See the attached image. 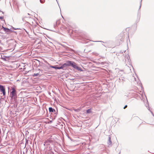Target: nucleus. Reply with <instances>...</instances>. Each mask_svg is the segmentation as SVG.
<instances>
[{
  "label": "nucleus",
  "mask_w": 154,
  "mask_h": 154,
  "mask_svg": "<svg viewBox=\"0 0 154 154\" xmlns=\"http://www.w3.org/2000/svg\"><path fill=\"white\" fill-rule=\"evenodd\" d=\"M12 29H14V30H16V29H17H17L15 28H14L13 27H12Z\"/></svg>",
  "instance_id": "13"
},
{
  "label": "nucleus",
  "mask_w": 154,
  "mask_h": 154,
  "mask_svg": "<svg viewBox=\"0 0 154 154\" xmlns=\"http://www.w3.org/2000/svg\"><path fill=\"white\" fill-rule=\"evenodd\" d=\"M126 51H124L123 52H125Z\"/></svg>",
  "instance_id": "20"
},
{
  "label": "nucleus",
  "mask_w": 154,
  "mask_h": 154,
  "mask_svg": "<svg viewBox=\"0 0 154 154\" xmlns=\"http://www.w3.org/2000/svg\"><path fill=\"white\" fill-rule=\"evenodd\" d=\"M75 63L72 62L71 61H68L66 62V63L63 64V66L64 67H66L67 66H71L73 67V65H74Z\"/></svg>",
  "instance_id": "1"
},
{
  "label": "nucleus",
  "mask_w": 154,
  "mask_h": 154,
  "mask_svg": "<svg viewBox=\"0 0 154 154\" xmlns=\"http://www.w3.org/2000/svg\"><path fill=\"white\" fill-rule=\"evenodd\" d=\"M0 18H1V19H2V17H0Z\"/></svg>",
  "instance_id": "19"
},
{
  "label": "nucleus",
  "mask_w": 154,
  "mask_h": 154,
  "mask_svg": "<svg viewBox=\"0 0 154 154\" xmlns=\"http://www.w3.org/2000/svg\"><path fill=\"white\" fill-rule=\"evenodd\" d=\"M128 55H127V56H126L125 57V58H128Z\"/></svg>",
  "instance_id": "17"
},
{
  "label": "nucleus",
  "mask_w": 154,
  "mask_h": 154,
  "mask_svg": "<svg viewBox=\"0 0 154 154\" xmlns=\"http://www.w3.org/2000/svg\"><path fill=\"white\" fill-rule=\"evenodd\" d=\"M142 1V0H141L140 2V3H141ZM141 3H140V8H139L140 9V8L141 7Z\"/></svg>",
  "instance_id": "15"
},
{
  "label": "nucleus",
  "mask_w": 154,
  "mask_h": 154,
  "mask_svg": "<svg viewBox=\"0 0 154 154\" xmlns=\"http://www.w3.org/2000/svg\"><path fill=\"white\" fill-rule=\"evenodd\" d=\"M40 2L42 3H43L45 2V0H40Z\"/></svg>",
  "instance_id": "12"
},
{
  "label": "nucleus",
  "mask_w": 154,
  "mask_h": 154,
  "mask_svg": "<svg viewBox=\"0 0 154 154\" xmlns=\"http://www.w3.org/2000/svg\"><path fill=\"white\" fill-rule=\"evenodd\" d=\"M91 112V109H89L87 110L86 113H90Z\"/></svg>",
  "instance_id": "10"
},
{
  "label": "nucleus",
  "mask_w": 154,
  "mask_h": 154,
  "mask_svg": "<svg viewBox=\"0 0 154 154\" xmlns=\"http://www.w3.org/2000/svg\"><path fill=\"white\" fill-rule=\"evenodd\" d=\"M50 67L53 68H54L55 69H57V66H50Z\"/></svg>",
  "instance_id": "9"
},
{
  "label": "nucleus",
  "mask_w": 154,
  "mask_h": 154,
  "mask_svg": "<svg viewBox=\"0 0 154 154\" xmlns=\"http://www.w3.org/2000/svg\"><path fill=\"white\" fill-rule=\"evenodd\" d=\"M134 79L136 81V78L135 77H134Z\"/></svg>",
  "instance_id": "18"
},
{
  "label": "nucleus",
  "mask_w": 154,
  "mask_h": 154,
  "mask_svg": "<svg viewBox=\"0 0 154 154\" xmlns=\"http://www.w3.org/2000/svg\"><path fill=\"white\" fill-rule=\"evenodd\" d=\"M11 95V97L14 98V99L16 98L17 97L16 91L14 88H12Z\"/></svg>",
  "instance_id": "2"
},
{
  "label": "nucleus",
  "mask_w": 154,
  "mask_h": 154,
  "mask_svg": "<svg viewBox=\"0 0 154 154\" xmlns=\"http://www.w3.org/2000/svg\"><path fill=\"white\" fill-rule=\"evenodd\" d=\"M135 75H136L137 76V75L135 73Z\"/></svg>",
  "instance_id": "22"
},
{
  "label": "nucleus",
  "mask_w": 154,
  "mask_h": 154,
  "mask_svg": "<svg viewBox=\"0 0 154 154\" xmlns=\"http://www.w3.org/2000/svg\"><path fill=\"white\" fill-rule=\"evenodd\" d=\"M49 110L50 112H55V110L51 107L49 108Z\"/></svg>",
  "instance_id": "8"
},
{
  "label": "nucleus",
  "mask_w": 154,
  "mask_h": 154,
  "mask_svg": "<svg viewBox=\"0 0 154 154\" xmlns=\"http://www.w3.org/2000/svg\"><path fill=\"white\" fill-rule=\"evenodd\" d=\"M99 42H102V41H100Z\"/></svg>",
  "instance_id": "21"
},
{
  "label": "nucleus",
  "mask_w": 154,
  "mask_h": 154,
  "mask_svg": "<svg viewBox=\"0 0 154 154\" xmlns=\"http://www.w3.org/2000/svg\"><path fill=\"white\" fill-rule=\"evenodd\" d=\"M150 111L151 112V113H152V114L153 116H154V115H153V113L152 112V111Z\"/></svg>",
  "instance_id": "16"
},
{
  "label": "nucleus",
  "mask_w": 154,
  "mask_h": 154,
  "mask_svg": "<svg viewBox=\"0 0 154 154\" xmlns=\"http://www.w3.org/2000/svg\"><path fill=\"white\" fill-rule=\"evenodd\" d=\"M38 71H39V72L36 73H34L33 75V76H36L38 75H41L43 73V71L42 70H40V69H39Z\"/></svg>",
  "instance_id": "5"
},
{
  "label": "nucleus",
  "mask_w": 154,
  "mask_h": 154,
  "mask_svg": "<svg viewBox=\"0 0 154 154\" xmlns=\"http://www.w3.org/2000/svg\"><path fill=\"white\" fill-rule=\"evenodd\" d=\"M74 65H73V68L74 69H76L78 70L79 71H82L83 70H82V68H81L80 67H79L78 66L76 63H75L74 64Z\"/></svg>",
  "instance_id": "4"
},
{
  "label": "nucleus",
  "mask_w": 154,
  "mask_h": 154,
  "mask_svg": "<svg viewBox=\"0 0 154 154\" xmlns=\"http://www.w3.org/2000/svg\"><path fill=\"white\" fill-rule=\"evenodd\" d=\"M2 28L6 32H9L10 31V30L8 28H6L2 26Z\"/></svg>",
  "instance_id": "7"
},
{
  "label": "nucleus",
  "mask_w": 154,
  "mask_h": 154,
  "mask_svg": "<svg viewBox=\"0 0 154 154\" xmlns=\"http://www.w3.org/2000/svg\"><path fill=\"white\" fill-rule=\"evenodd\" d=\"M110 139V137L109 136L108 139V144L109 146H111L112 145V142L111 141Z\"/></svg>",
  "instance_id": "6"
},
{
  "label": "nucleus",
  "mask_w": 154,
  "mask_h": 154,
  "mask_svg": "<svg viewBox=\"0 0 154 154\" xmlns=\"http://www.w3.org/2000/svg\"><path fill=\"white\" fill-rule=\"evenodd\" d=\"M64 66H63V64L60 66L57 67V69H62L64 68Z\"/></svg>",
  "instance_id": "11"
},
{
  "label": "nucleus",
  "mask_w": 154,
  "mask_h": 154,
  "mask_svg": "<svg viewBox=\"0 0 154 154\" xmlns=\"http://www.w3.org/2000/svg\"><path fill=\"white\" fill-rule=\"evenodd\" d=\"M127 107V105H126L123 108L124 109H125V108H126Z\"/></svg>",
  "instance_id": "14"
},
{
  "label": "nucleus",
  "mask_w": 154,
  "mask_h": 154,
  "mask_svg": "<svg viewBox=\"0 0 154 154\" xmlns=\"http://www.w3.org/2000/svg\"><path fill=\"white\" fill-rule=\"evenodd\" d=\"M0 90L2 92L3 95H5V88L3 85H0Z\"/></svg>",
  "instance_id": "3"
}]
</instances>
